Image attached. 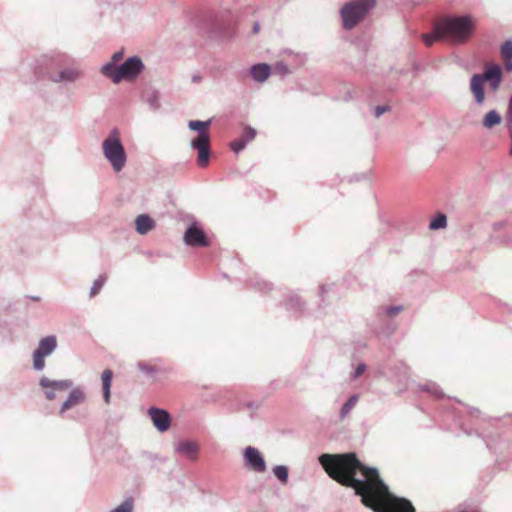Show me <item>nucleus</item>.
<instances>
[{
  "instance_id": "nucleus-1",
  "label": "nucleus",
  "mask_w": 512,
  "mask_h": 512,
  "mask_svg": "<svg viewBox=\"0 0 512 512\" xmlns=\"http://www.w3.org/2000/svg\"><path fill=\"white\" fill-rule=\"evenodd\" d=\"M319 462L331 479L352 488L374 512H416L412 503L390 492L374 467L364 465L356 453L322 454Z\"/></svg>"
},
{
  "instance_id": "nucleus-2",
  "label": "nucleus",
  "mask_w": 512,
  "mask_h": 512,
  "mask_svg": "<svg viewBox=\"0 0 512 512\" xmlns=\"http://www.w3.org/2000/svg\"><path fill=\"white\" fill-rule=\"evenodd\" d=\"M476 29V22L470 14H454L442 17L435 24L438 36L455 44L467 42Z\"/></svg>"
},
{
  "instance_id": "nucleus-3",
  "label": "nucleus",
  "mask_w": 512,
  "mask_h": 512,
  "mask_svg": "<svg viewBox=\"0 0 512 512\" xmlns=\"http://www.w3.org/2000/svg\"><path fill=\"white\" fill-rule=\"evenodd\" d=\"M375 0H352L345 3L340 9L343 28H355L374 7Z\"/></svg>"
},
{
  "instance_id": "nucleus-4",
  "label": "nucleus",
  "mask_w": 512,
  "mask_h": 512,
  "mask_svg": "<svg viewBox=\"0 0 512 512\" xmlns=\"http://www.w3.org/2000/svg\"><path fill=\"white\" fill-rule=\"evenodd\" d=\"M69 58L65 55L51 57L45 63V74L55 83H72L79 77L76 69L67 67Z\"/></svg>"
},
{
  "instance_id": "nucleus-5",
  "label": "nucleus",
  "mask_w": 512,
  "mask_h": 512,
  "mask_svg": "<svg viewBox=\"0 0 512 512\" xmlns=\"http://www.w3.org/2000/svg\"><path fill=\"white\" fill-rule=\"evenodd\" d=\"M103 152L116 172H119L124 167L126 154L116 134L108 137L103 142Z\"/></svg>"
},
{
  "instance_id": "nucleus-6",
  "label": "nucleus",
  "mask_w": 512,
  "mask_h": 512,
  "mask_svg": "<svg viewBox=\"0 0 512 512\" xmlns=\"http://www.w3.org/2000/svg\"><path fill=\"white\" fill-rule=\"evenodd\" d=\"M198 135L191 140V146L197 151V164L204 168L210 159V136L208 130H198Z\"/></svg>"
},
{
  "instance_id": "nucleus-7",
  "label": "nucleus",
  "mask_w": 512,
  "mask_h": 512,
  "mask_svg": "<svg viewBox=\"0 0 512 512\" xmlns=\"http://www.w3.org/2000/svg\"><path fill=\"white\" fill-rule=\"evenodd\" d=\"M143 70L144 64L139 56L128 57L120 64V69L115 80H120V82L122 80L132 81L136 79Z\"/></svg>"
},
{
  "instance_id": "nucleus-8",
  "label": "nucleus",
  "mask_w": 512,
  "mask_h": 512,
  "mask_svg": "<svg viewBox=\"0 0 512 512\" xmlns=\"http://www.w3.org/2000/svg\"><path fill=\"white\" fill-rule=\"evenodd\" d=\"M57 346V341L54 336H47L43 338L38 349L33 354V366L36 370H41L45 366V356L51 354Z\"/></svg>"
},
{
  "instance_id": "nucleus-9",
  "label": "nucleus",
  "mask_w": 512,
  "mask_h": 512,
  "mask_svg": "<svg viewBox=\"0 0 512 512\" xmlns=\"http://www.w3.org/2000/svg\"><path fill=\"white\" fill-rule=\"evenodd\" d=\"M244 459L247 466L255 472H264L266 470L265 461L258 449L247 447L244 451Z\"/></svg>"
},
{
  "instance_id": "nucleus-10",
  "label": "nucleus",
  "mask_w": 512,
  "mask_h": 512,
  "mask_svg": "<svg viewBox=\"0 0 512 512\" xmlns=\"http://www.w3.org/2000/svg\"><path fill=\"white\" fill-rule=\"evenodd\" d=\"M149 415L154 426L161 432L167 431L171 424V418L166 410L151 408L149 409Z\"/></svg>"
},
{
  "instance_id": "nucleus-11",
  "label": "nucleus",
  "mask_w": 512,
  "mask_h": 512,
  "mask_svg": "<svg viewBox=\"0 0 512 512\" xmlns=\"http://www.w3.org/2000/svg\"><path fill=\"white\" fill-rule=\"evenodd\" d=\"M184 239L190 246L206 247L209 245V241L207 240L204 232L194 225L187 229Z\"/></svg>"
},
{
  "instance_id": "nucleus-12",
  "label": "nucleus",
  "mask_w": 512,
  "mask_h": 512,
  "mask_svg": "<svg viewBox=\"0 0 512 512\" xmlns=\"http://www.w3.org/2000/svg\"><path fill=\"white\" fill-rule=\"evenodd\" d=\"M40 385L45 389L51 388V390L45 391V395L49 400H53L56 397L55 390H67L72 386V382L69 380L52 381L44 377L40 380Z\"/></svg>"
},
{
  "instance_id": "nucleus-13",
  "label": "nucleus",
  "mask_w": 512,
  "mask_h": 512,
  "mask_svg": "<svg viewBox=\"0 0 512 512\" xmlns=\"http://www.w3.org/2000/svg\"><path fill=\"white\" fill-rule=\"evenodd\" d=\"M249 74L256 82H264L271 75V67L267 63H257L250 67Z\"/></svg>"
},
{
  "instance_id": "nucleus-14",
  "label": "nucleus",
  "mask_w": 512,
  "mask_h": 512,
  "mask_svg": "<svg viewBox=\"0 0 512 512\" xmlns=\"http://www.w3.org/2000/svg\"><path fill=\"white\" fill-rule=\"evenodd\" d=\"M86 399V395L84 391L80 388L73 389L67 400L63 403L60 413L63 414L66 410H69L81 403H83Z\"/></svg>"
},
{
  "instance_id": "nucleus-15",
  "label": "nucleus",
  "mask_w": 512,
  "mask_h": 512,
  "mask_svg": "<svg viewBox=\"0 0 512 512\" xmlns=\"http://www.w3.org/2000/svg\"><path fill=\"white\" fill-rule=\"evenodd\" d=\"M484 83L485 81L483 80L482 76H480V74H474L471 77L470 89L471 92L474 94L475 101L478 104H481L484 101Z\"/></svg>"
},
{
  "instance_id": "nucleus-16",
  "label": "nucleus",
  "mask_w": 512,
  "mask_h": 512,
  "mask_svg": "<svg viewBox=\"0 0 512 512\" xmlns=\"http://www.w3.org/2000/svg\"><path fill=\"white\" fill-rule=\"evenodd\" d=\"M142 100L154 111L158 110L161 106L160 92L153 87H149L143 91Z\"/></svg>"
},
{
  "instance_id": "nucleus-17",
  "label": "nucleus",
  "mask_w": 512,
  "mask_h": 512,
  "mask_svg": "<svg viewBox=\"0 0 512 512\" xmlns=\"http://www.w3.org/2000/svg\"><path fill=\"white\" fill-rule=\"evenodd\" d=\"M255 136H256L255 130H248L240 138H238L230 143L231 150L234 153L238 154L241 150H243L245 148L247 143L254 140Z\"/></svg>"
},
{
  "instance_id": "nucleus-18",
  "label": "nucleus",
  "mask_w": 512,
  "mask_h": 512,
  "mask_svg": "<svg viewBox=\"0 0 512 512\" xmlns=\"http://www.w3.org/2000/svg\"><path fill=\"white\" fill-rule=\"evenodd\" d=\"M136 231L139 234H146L155 227V221L146 214L139 215L136 220Z\"/></svg>"
},
{
  "instance_id": "nucleus-19",
  "label": "nucleus",
  "mask_w": 512,
  "mask_h": 512,
  "mask_svg": "<svg viewBox=\"0 0 512 512\" xmlns=\"http://www.w3.org/2000/svg\"><path fill=\"white\" fill-rule=\"evenodd\" d=\"M176 450L179 453H181V454L185 455L186 457H188L189 459L194 460V459H196V456H197L199 448H198V445L195 442L184 441V442H180L177 445Z\"/></svg>"
},
{
  "instance_id": "nucleus-20",
  "label": "nucleus",
  "mask_w": 512,
  "mask_h": 512,
  "mask_svg": "<svg viewBox=\"0 0 512 512\" xmlns=\"http://www.w3.org/2000/svg\"><path fill=\"white\" fill-rule=\"evenodd\" d=\"M113 378V372L110 369H106L103 371L101 379H102V386H103V399L106 404H109L110 402V389H111V383Z\"/></svg>"
},
{
  "instance_id": "nucleus-21",
  "label": "nucleus",
  "mask_w": 512,
  "mask_h": 512,
  "mask_svg": "<svg viewBox=\"0 0 512 512\" xmlns=\"http://www.w3.org/2000/svg\"><path fill=\"white\" fill-rule=\"evenodd\" d=\"M480 76H482L485 82L494 81L495 79L502 80L503 72L499 65H490L485 68Z\"/></svg>"
},
{
  "instance_id": "nucleus-22",
  "label": "nucleus",
  "mask_w": 512,
  "mask_h": 512,
  "mask_svg": "<svg viewBox=\"0 0 512 512\" xmlns=\"http://www.w3.org/2000/svg\"><path fill=\"white\" fill-rule=\"evenodd\" d=\"M119 69L120 65H117L109 61L101 67L100 72L105 77L111 79L113 83L118 84L120 83V80H115V78L117 73L119 72Z\"/></svg>"
},
{
  "instance_id": "nucleus-23",
  "label": "nucleus",
  "mask_w": 512,
  "mask_h": 512,
  "mask_svg": "<svg viewBox=\"0 0 512 512\" xmlns=\"http://www.w3.org/2000/svg\"><path fill=\"white\" fill-rule=\"evenodd\" d=\"M501 119V115L496 110H491L484 116L482 125L485 128H492L493 126L500 124Z\"/></svg>"
},
{
  "instance_id": "nucleus-24",
  "label": "nucleus",
  "mask_w": 512,
  "mask_h": 512,
  "mask_svg": "<svg viewBox=\"0 0 512 512\" xmlns=\"http://www.w3.org/2000/svg\"><path fill=\"white\" fill-rule=\"evenodd\" d=\"M447 226V217L443 213H438L436 217H434L429 224L430 230H439L444 229Z\"/></svg>"
},
{
  "instance_id": "nucleus-25",
  "label": "nucleus",
  "mask_w": 512,
  "mask_h": 512,
  "mask_svg": "<svg viewBox=\"0 0 512 512\" xmlns=\"http://www.w3.org/2000/svg\"><path fill=\"white\" fill-rule=\"evenodd\" d=\"M358 401V396L357 395H352L348 401L343 405V407L341 408V418H345L349 412L355 407L356 403Z\"/></svg>"
},
{
  "instance_id": "nucleus-26",
  "label": "nucleus",
  "mask_w": 512,
  "mask_h": 512,
  "mask_svg": "<svg viewBox=\"0 0 512 512\" xmlns=\"http://www.w3.org/2000/svg\"><path fill=\"white\" fill-rule=\"evenodd\" d=\"M421 38L428 47H431L435 41L443 39L442 36H438V33L435 31V26L433 27V33L423 34Z\"/></svg>"
},
{
  "instance_id": "nucleus-27",
  "label": "nucleus",
  "mask_w": 512,
  "mask_h": 512,
  "mask_svg": "<svg viewBox=\"0 0 512 512\" xmlns=\"http://www.w3.org/2000/svg\"><path fill=\"white\" fill-rule=\"evenodd\" d=\"M500 53L504 60L512 58V40H506L500 47Z\"/></svg>"
},
{
  "instance_id": "nucleus-28",
  "label": "nucleus",
  "mask_w": 512,
  "mask_h": 512,
  "mask_svg": "<svg viewBox=\"0 0 512 512\" xmlns=\"http://www.w3.org/2000/svg\"><path fill=\"white\" fill-rule=\"evenodd\" d=\"M214 118H209L205 121L201 120H190L188 122V128H210Z\"/></svg>"
},
{
  "instance_id": "nucleus-29",
  "label": "nucleus",
  "mask_w": 512,
  "mask_h": 512,
  "mask_svg": "<svg viewBox=\"0 0 512 512\" xmlns=\"http://www.w3.org/2000/svg\"><path fill=\"white\" fill-rule=\"evenodd\" d=\"M273 472H274L275 476L280 481H282L283 483L287 482V479H288V469H287V467H285V466H276L273 469Z\"/></svg>"
},
{
  "instance_id": "nucleus-30",
  "label": "nucleus",
  "mask_w": 512,
  "mask_h": 512,
  "mask_svg": "<svg viewBox=\"0 0 512 512\" xmlns=\"http://www.w3.org/2000/svg\"><path fill=\"white\" fill-rule=\"evenodd\" d=\"M133 510V500L129 498L125 500L121 505L112 510L111 512H132Z\"/></svg>"
},
{
  "instance_id": "nucleus-31",
  "label": "nucleus",
  "mask_w": 512,
  "mask_h": 512,
  "mask_svg": "<svg viewBox=\"0 0 512 512\" xmlns=\"http://www.w3.org/2000/svg\"><path fill=\"white\" fill-rule=\"evenodd\" d=\"M106 278L105 277H99L97 280L94 281L93 286L90 291V297H94L99 293L101 290Z\"/></svg>"
},
{
  "instance_id": "nucleus-32",
  "label": "nucleus",
  "mask_w": 512,
  "mask_h": 512,
  "mask_svg": "<svg viewBox=\"0 0 512 512\" xmlns=\"http://www.w3.org/2000/svg\"><path fill=\"white\" fill-rule=\"evenodd\" d=\"M274 70L281 76H285L290 72L288 66L283 62H277L274 66Z\"/></svg>"
},
{
  "instance_id": "nucleus-33",
  "label": "nucleus",
  "mask_w": 512,
  "mask_h": 512,
  "mask_svg": "<svg viewBox=\"0 0 512 512\" xmlns=\"http://www.w3.org/2000/svg\"><path fill=\"white\" fill-rule=\"evenodd\" d=\"M505 120L507 128H512V95L510 96L509 99Z\"/></svg>"
},
{
  "instance_id": "nucleus-34",
  "label": "nucleus",
  "mask_w": 512,
  "mask_h": 512,
  "mask_svg": "<svg viewBox=\"0 0 512 512\" xmlns=\"http://www.w3.org/2000/svg\"><path fill=\"white\" fill-rule=\"evenodd\" d=\"M123 57H124L123 50H119V51L113 53L110 62L119 65L118 63L123 59Z\"/></svg>"
},
{
  "instance_id": "nucleus-35",
  "label": "nucleus",
  "mask_w": 512,
  "mask_h": 512,
  "mask_svg": "<svg viewBox=\"0 0 512 512\" xmlns=\"http://www.w3.org/2000/svg\"><path fill=\"white\" fill-rule=\"evenodd\" d=\"M389 109H390V107L387 105L377 106L375 108V117H380L383 113H385Z\"/></svg>"
},
{
  "instance_id": "nucleus-36",
  "label": "nucleus",
  "mask_w": 512,
  "mask_h": 512,
  "mask_svg": "<svg viewBox=\"0 0 512 512\" xmlns=\"http://www.w3.org/2000/svg\"><path fill=\"white\" fill-rule=\"evenodd\" d=\"M403 308L401 306H397V307H390L388 310H387V314L389 316H395L396 314H398Z\"/></svg>"
},
{
  "instance_id": "nucleus-37",
  "label": "nucleus",
  "mask_w": 512,
  "mask_h": 512,
  "mask_svg": "<svg viewBox=\"0 0 512 512\" xmlns=\"http://www.w3.org/2000/svg\"><path fill=\"white\" fill-rule=\"evenodd\" d=\"M365 369H366V366L364 364L358 365V367L355 370L354 377L355 378L359 377L365 371Z\"/></svg>"
},
{
  "instance_id": "nucleus-38",
  "label": "nucleus",
  "mask_w": 512,
  "mask_h": 512,
  "mask_svg": "<svg viewBox=\"0 0 512 512\" xmlns=\"http://www.w3.org/2000/svg\"><path fill=\"white\" fill-rule=\"evenodd\" d=\"M500 83H501V80H498V79H495L494 81H490L491 88L493 90L498 89Z\"/></svg>"
},
{
  "instance_id": "nucleus-39",
  "label": "nucleus",
  "mask_w": 512,
  "mask_h": 512,
  "mask_svg": "<svg viewBox=\"0 0 512 512\" xmlns=\"http://www.w3.org/2000/svg\"><path fill=\"white\" fill-rule=\"evenodd\" d=\"M191 80L193 83H200L202 80V76L199 74H195L192 76Z\"/></svg>"
},
{
  "instance_id": "nucleus-40",
  "label": "nucleus",
  "mask_w": 512,
  "mask_h": 512,
  "mask_svg": "<svg viewBox=\"0 0 512 512\" xmlns=\"http://www.w3.org/2000/svg\"><path fill=\"white\" fill-rule=\"evenodd\" d=\"M504 63H505V67L508 71H511L512 70V58H510L509 60H504Z\"/></svg>"
},
{
  "instance_id": "nucleus-41",
  "label": "nucleus",
  "mask_w": 512,
  "mask_h": 512,
  "mask_svg": "<svg viewBox=\"0 0 512 512\" xmlns=\"http://www.w3.org/2000/svg\"><path fill=\"white\" fill-rule=\"evenodd\" d=\"M259 29H260V24H259V22H255V23H254V25H253V30H252V32H253L254 34H256V33H258V32H259Z\"/></svg>"
}]
</instances>
